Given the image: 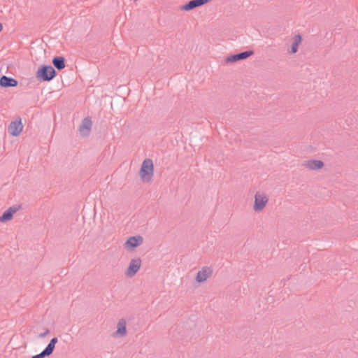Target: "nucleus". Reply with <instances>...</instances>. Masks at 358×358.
Here are the masks:
<instances>
[{
    "label": "nucleus",
    "instance_id": "obj_1",
    "mask_svg": "<svg viewBox=\"0 0 358 358\" xmlns=\"http://www.w3.org/2000/svg\"><path fill=\"white\" fill-rule=\"evenodd\" d=\"M57 75L55 69L50 65L41 66L36 73V78L41 82L52 80Z\"/></svg>",
    "mask_w": 358,
    "mask_h": 358
},
{
    "label": "nucleus",
    "instance_id": "obj_2",
    "mask_svg": "<svg viewBox=\"0 0 358 358\" xmlns=\"http://www.w3.org/2000/svg\"><path fill=\"white\" fill-rule=\"evenodd\" d=\"M154 173V166L152 160L145 159L143 160L139 171L140 177L143 182H149L151 181Z\"/></svg>",
    "mask_w": 358,
    "mask_h": 358
},
{
    "label": "nucleus",
    "instance_id": "obj_3",
    "mask_svg": "<svg viewBox=\"0 0 358 358\" xmlns=\"http://www.w3.org/2000/svg\"><path fill=\"white\" fill-rule=\"evenodd\" d=\"M141 266V259L140 258L133 259L130 261L129 265L125 271L126 276L131 278L138 271Z\"/></svg>",
    "mask_w": 358,
    "mask_h": 358
},
{
    "label": "nucleus",
    "instance_id": "obj_4",
    "mask_svg": "<svg viewBox=\"0 0 358 358\" xmlns=\"http://www.w3.org/2000/svg\"><path fill=\"white\" fill-rule=\"evenodd\" d=\"M57 342L58 339L57 337L52 338L45 348L41 353L32 356L31 358H45V357L51 355Z\"/></svg>",
    "mask_w": 358,
    "mask_h": 358
},
{
    "label": "nucleus",
    "instance_id": "obj_5",
    "mask_svg": "<svg viewBox=\"0 0 358 358\" xmlns=\"http://www.w3.org/2000/svg\"><path fill=\"white\" fill-rule=\"evenodd\" d=\"M23 129L22 120L18 117L15 120L12 121L8 126V132L13 136H18Z\"/></svg>",
    "mask_w": 358,
    "mask_h": 358
},
{
    "label": "nucleus",
    "instance_id": "obj_6",
    "mask_svg": "<svg viewBox=\"0 0 358 358\" xmlns=\"http://www.w3.org/2000/svg\"><path fill=\"white\" fill-rule=\"evenodd\" d=\"M268 201V199L266 195L264 194H261L259 192L256 193L255 195L254 210L257 212L262 210Z\"/></svg>",
    "mask_w": 358,
    "mask_h": 358
},
{
    "label": "nucleus",
    "instance_id": "obj_7",
    "mask_svg": "<svg viewBox=\"0 0 358 358\" xmlns=\"http://www.w3.org/2000/svg\"><path fill=\"white\" fill-rule=\"evenodd\" d=\"M254 54L252 50H247L244 52H241L237 54L231 55L227 57L226 62L227 63H233L238 62L239 60L247 59Z\"/></svg>",
    "mask_w": 358,
    "mask_h": 358
},
{
    "label": "nucleus",
    "instance_id": "obj_8",
    "mask_svg": "<svg viewBox=\"0 0 358 358\" xmlns=\"http://www.w3.org/2000/svg\"><path fill=\"white\" fill-rule=\"evenodd\" d=\"M143 242V238L141 236H134L129 237L124 244L126 249H134L141 245Z\"/></svg>",
    "mask_w": 358,
    "mask_h": 358
},
{
    "label": "nucleus",
    "instance_id": "obj_9",
    "mask_svg": "<svg viewBox=\"0 0 358 358\" xmlns=\"http://www.w3.org/2000/svg\"><path fill=\"white\" fill-rule=\"evenodd\" d=\"M92 125V120L90 117H85L79 126V131L81 136H87L90 134Z\"/></svg>",
    "mask_w": 358,
    "mask_h": 358
},
{
    "label": "nucleus",
    "instance_id": "obj_10",
    "mask_svg": "<svg viewBox=\"0 0 358 358\" xmlns=\"http://www.w3.org/2000/svg\"><path fill=\"white\" fill-rule=\"evenodd\" d=\"M213 273V270L208 266H203L197 273L196 280L201 283L205 282Z\"/></svg>",
    "mask_w": 358,
    "mask_h": 358
},
{
    "label": "nucleus",
    "instance_id": "obj_11",
    "mask_svg": "<svg viewBox=\"0 0 358 358\" xmlns=\"http://www.w3.org/2000/svg\"><path fill=\"white\" fill-rule=\"evenodd\" d=\"M210 1V0H191L182 6V9L184 10H190L195 8L203 6Z\"/></svg>",
    "mask_w": 358,
    "mask_h": 358
},
{
    "label": "nucleus",
    "instance_id": "obj_12",
    "mask_svg": "<svg viewBox=\"0 0 358 358\" xmlns=\"http://www.w3.org/2000/svg\"><path fill=\"white\" fill-rule=\"evenodd\" d=\"M19 207L11 206L3 212L1 216H0V222H5L12 220L13 214L15 213L18 210Z\"/></svg>",
    "mask_w": 358,
    "mask_h": 358
},
{
    "label": "nucleus",
    "instance_id": "obj_13",
    "mask_svg": "<svg viewBox=\"0 0 358 358\" xmlns=\"http://www.w3.org/2000/svg\"><path fill=\"white\" fill-rule=\"evenodd\" d=\"M127 322L124 319H120L117 325V331L114 333V336L117 337H123L127 334Z\"/></svg>",
    "mask_w": 358,
    "mask_h": 358
},
{
    "label": "nucleus",
    "instance_id": "obj_14",
    "mask_svg": "<svg viewBox=\"0 0 358 358\" xmlns=\"http://www.w3.org/2000/svg\"><path fill=\"white\" fill-rule=\"evenodd\" d=\"M17 83V80L6 76H2L0 78V85L2 87H16Z\"/></svg>",
    "mask_w": 358,
    "mask_h": 358
},
{
    "label": "nucleus",
    "instance_id": "obj_15",
    "mask_svg": "<svg viewBox=\"0 0 358 358\" xmlns=\"http://www.w3.org/2000/svg\"><path fill=\"white\" fill-rule=\"evenodd\" d=\"M305 166L310 170H318L324 166V162L321 160L310 159L305 162Z\"/></svg>",
    "mask_w": 358,
    "mask_h": 358
},
{
    "label": "nucleus",
    "instance_id": "obj_16",
    "mask_svg": "<svg viewBox=\"0 0 358 358\" xmlns=\"http://www.w3.org/2000/svg\"><path fill=\"white\" fill-rule=\"evenodd\" d=\"M52 64L57 70L65 68V59L63 57H55L52 59Z\"/></svg>",
    "mask_w": 358,
    "mask_h": 358
},
{
    "label": "nucleus",
    "instance_id": "obj_17",
    "mask_svg": "<svg viewBox=\"0 0 358 358\" xmlns=\"http://www.w3.org/2000/svg\"><path fill=\"white\" fill-rule=\"evenodd\" d=\"M301 42V36L299 34H296L294 36L293 38V43L291 45V52L296 53L298 50V47L299 43Z\"/></svg>",
    "mask_w": 358,
    "mask_h": 358
},
{
    "label": "nucleus",
    "instance_id": "obj_18",
    "mask_svg": "<svg viewBox=\"0 0 358 358\" xmlns=\"http://www.w3.org/2000/svg\"><path fill=\"white\" fill-rule=\"evenodd\" d=\"M49 332H50L49 329H47L44 333H41L39 334V337L43 338L45 336H46L49 334Z\"/></svg>",
    "mask_w": 358,
    "mask_h": 358
},
{
    "label": "nucleus",
    "instance_id": "obj_19",
    "mask_svg": "<svg viewBox=\"0 0 358 358\" xmlns=\"http://www.w3.org/2000/svg\"><path fill=\"white\" fill-rule=\"evenodd\" d=\"M2 29H3V26H2L1 23H0V31L2 30Z\"/></svg>",
    "mask_w": 358,
    "mask_h": 358
}]
</instances>
